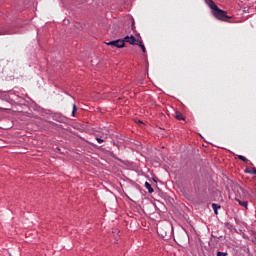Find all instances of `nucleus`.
Returning a JSON list of instances; mask_svg holds the SVG:
<instances>
[{"instance_id": "nucleus-1", "label": "nucleus", "mask_w": 256, "mask_h": 256, "mask_svg": "<svg viewBox=\"0 0 256 256\" xmlns=\"http://www.w3.org/2000/svg\"><path fill=\"white\" fill-rule=\"evenodd\" d=\"M205 3L212 10V15L215 19H218V21H228V19H231V16L227 15V11L221 10L217 7V4H215L213 0H205Z\"/></svg>"}, {"instance_id": "nucleus-2", "label": "nucleus", "mask_w": 256, "mask_h": 256, "mask_svg": "<svg viewBox=\"0 0 256 256\" xmlns=\"http://www.w3.org/2000/svg\"><path fill=\"white\" fill-rule=\"evenodd\" d=\"M106 45H110V47H117L118 49H123V47H125V41L118 39V40L110 41L106 43Z\"/></svg>"}, {"instance_id": "nucleus-3", "label": "nucleus", "mask_w": 256, "mask_h": 256, "mask_svg": "<svg viewBox=\"0 0 256 256\" xmlns=\"http://www.w3.org/2000/svg\"><path fill=\"white\" fill-rule=\"evenodd\" d=\"M125 43H129L130 45H138L139 44V39L135 38V36H125L124 39L122 40Z\"/></svg>"}, {"instance_id": "nucleus-4", "label": "nucleus", "mask_w": 256, "mask_h": 256, "mask_svg": "<svg viewBox=\"0 0 256 256\" xmlns=\"http://www.w3.org/2000/svg\"><path fill=\"white\" fill-rule=\"evenodd\" d=\"M212 209H213L215 215H219L218 211H219V209H221V205L213 203L212 204Z\"/></svg>"}, {"instance_id": "nucleus-5", "label": "nucleus", "mask_w": 256, "mask_h": 256, "mask_svg": "<svg viewBox=\"0 0 256 256\" xmlns=\"http://www.w3.org/2000/svg\"><path fill=\"white\" fill-rule=\"evenodd\" d=\"M237 203H239V205H241V207H245V209H247L249 202L247 201H241L239 198H236Z\"/></svg>"}, {"instance_id": "nucleus-6", "label": "nucleus", "mask_w": 256, "mask_h": 256, "mask_svg": "<svg viewBox=\"0 0 256 256\" xmlns=\"http://www.w3.org/2000/svg\"><path fill=\"white\" fill-rule=\"evenodd\" d=\"M175 119H177L178 121H185V116H183L181 112H176Z\"/></svg>"}, {"instance_id": "nucleus-7", "label": "nucleus", "mask_w": 256, "mask_h": 256, "mask_svg": "<svg viewBox=\"0 0 256 256\" xmlns=\"http://www.w3.org/2000/svg\"><path fill=\"white\" fill-rule=\"evenodd\" d=\"M145 187L148 190V193H154L155 190L153 189L149 182H145Z\"/></svg>"}, {"instance_id": "nucleus-8", "label": "nucleus", "mask_w": 256, "mask_h": 256, "mask_svg": "<svg viewBox=\"0 0 256 256\" xmlns=\"http://www.w3.org/2000/svg\"><path fill=\"white\" fill-rule=\"evenodd\" d=\"M143 51V53H147V48H145V44H143V41L140 40L137 44Z\"/></svg>"}, {"instance_id": "nucleus-9", "label": "nucleus", "mask_w": 256, "mask_h": 256, "mask_svg": "<svg viewBox=\"0 0 256 256\" xmlns=\"http://www.w3.org/2000/svg\"><path fill=\"white\" fill-rule=\"evenodd\" d=\"M238 159H239L240 161H243V163H247V161H249V159L245 158V156H243V155H239V156H238Z\"/></svg>"}, {"instance_id": "nucleus-10", "label": "nucleus", "mask_w": 256, "mask_h": 256, "mask_svg": "<svg viewBox=\"0 0 256 256\" xmlns=\"http://www.w3.org/2000/svg\"><path fill=\"white\" fill-rule=\"evenodd\" d=\"M245 173H250L252 175H256V168H253L252 170L246 169Z\"/></svg>"}, {"instance_id": "nucleus-11", "label": "nucleus", "mask_w": 256, "mask_h": 256, "mask_svg": "<svg viewBox=\"0 0 256 256\" xmlns=\"http://www.w3.org/2000/svg\"><path fill=\"white\" fill-rule=\"evenodd\" d=\"M75 113H77V105L73 104V110H72L73 117H75Z\"/></svg>"}, {"instance_id": "nucleus-12", "label": "nucleus", "mask_w": 256, "mask_h": 256, "mask_svg": "<svg viewBox=\"0 0 256 256\" xmlns=\"http://www.w3.org/2000/svg\"><path fill=\"white\" fill-rule=\"evenodd\" d=\"M217 256H227V253H225V252H218Z\"/></svg>"}, {"instance_id": "nucleus-13", "label": "nucleus", "mask_w": 256, "mask_h": 256, "mask_svg": "<svg viewBox=\"0 0 256 256\" xmlns=\"http://www.w3.org/2000/svg\"><path fill=\"white\" fill-rule=\"evenodd\" d=\"M98 143H105V140L101 139V138H96Z\"/></svg>"}, {"instance_id": "nucleus-14", "label": "nucleus", "mask_w": 256, "mask_h": 256, "mask_svg": "<svg viewBox=\"0 0 256 256\" xmlns=\"http://www.w3.org/2000/svg\"><path fill=\"white\" fill-rule=\"evenodd\" d=\"M240 191H244L243 188H240Z\"/></svg>"}]
</instances>
